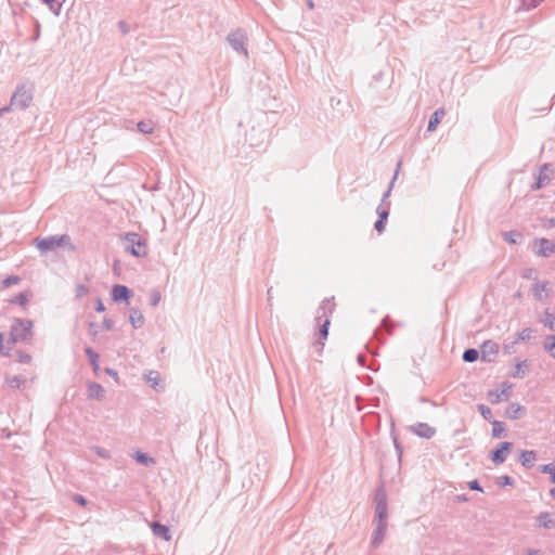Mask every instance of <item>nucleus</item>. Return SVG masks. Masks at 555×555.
Returning <instances> with one entry per match:
<instances>
[{"instance_id": "obj_62", "label": "nucleus", "mask_w": 555, "mask_h": 555, "mask_svg": "<svg viewBox=\"0 0 555 555\" xmlns=\"http://www.w3.org/2000/svg\"><path fill=\"white\" fill-rule=\"evenodd\" d=\"M466 500H467V499H466V496H465V495H460V496H459V501H466Z\"/></svg>"}, {"instance_id": "obj_4", "label": "nucleus", "mask_w": 555, "mask_h": 555, "mask_svg": "<svg viewBox=\"0 0 555 555\" xmlns=\"http://www.w3.org/2000/svg\"><path fill=\"white\" fill-rule=\"evenodd\" d=\"M36 246L42 254L55 250L59 247H69V249H74V246L70 244V237L67 234L37 238Z\"/></svg>"}, {"instance_id": "obj_29", "label": "nucleus", "mask_w": 555, "mask_h": 555, "mask_svg": "<svg viewBox=\"0 0 555 555\" xmlns=\"http://www.w3.org/2000/svg\"><path fill=\"white\" fill-rule=\"evenodd\" d=\"M521 237V233L515 230L503 233V238L508 244H517Z\"/></svg>"}, {"instance_id": "obj_10", "label": "nucleus", "mask_w": 555, "mask_h": 555, "mask_svg": "<svg viewBox=\"0 0 555 555\" xmlns=\"http://www.w3.org/2000/svg\"><path fill=\"white\" fill-rule=\"evenodd\" d=\"M410 430L421 437V438H425V439H430L433 438L435 435H436V428L435 427H431L430 425H428L427 423H416L415 425L411 426L410 427Z\"/></svg>"}, {"instance_id": "obj_2", "label": "nucleus", "mask_w": 555, "mask_h": 555, "mask_svg": "<svg viewBox=\"0 0 555 555\" xmlns=\"http://www.w3.org/2000/svg\"><path fill=\"white\" fill-rule=\"evenodd\" d=\"M33 337V321L23 320V319H14L9 344L13 345L16 343H26L29 341Z\"/></svg>"}, {"instance_id": "obj_53", "label": "nucleus", "mask_w": 555, "mask_h": 555, "mask_svg": "<svg viewBox=\"0 0 555 555\" xmlns=\"http://www.w3.org/2000/svg\"><path fill=\"white\" fill-rule=\"evenodd\" d=\"M118 26H119L120 30H121L124 34H127V33H128V26H127L126 22L120 21V22L118 23Z\"/></svg>"}, {"instance_id": "obj_63", "label": "nucleus", "mask_w": 555, "mask_h": 555, "mask_svg": "<svg viewBox=\"0 0 555 555\" xmlns=\"http://www.w3.org/2000/svg\"><path fill=\"white\" fill-rule=\"evenodd\" d=\"M89 326H90V328L92 330L93 327H95V323L90 322Z\"/></svg>"}, {"instance_id": "obj_9", "label": "nucleus", "mask_w": 555, "mask_h": 555, "mask_svg": "<svg viewBox=\"0 0 555 555\" xmlns=\"http://www.w3.org/2000/svg\"><path fill=\"white\" fill-rule=\"evenodd\" d=\"M373 524L375 525V528L373 530L370 544L372 548H378L384 542L386 531L388 528V522L376 521Z\"/></svg>"}, {"instance_id": "obj_61", "label": "nucleus", "mask_w": 555, "mask_h": 555, "mask_svg": "<svg viewBox=\"0 0 555 555\" xmlns=\"http://www.w3.org/2000/svg\"><path fill=\"white\" fill-rule=\"evenodd\" d=\"M383 76V73H378L377 75L374 76V79H380Z\"/></svg>"}, {"instance_id": "obj_46", "label": "nucleus", "mask_w": 555, "mask_h": 555, "mask_svg": "<svg viewBox=\"0 0 555 555\" xmlns=\"http://www.w3.org/2000/svg\"><path fill=\"white\" fill-rule=\"evenodd\" d=\"M21 279L17 275H10L3 281L4 287H9L11 285L18 284Z\"/></svg>"}, {"instance_id": "obj_5", "label": "nucleus", "mask_w": 555, "mask_h": 555, "mask_svg": "<svg viewBox=\"0 0 555 555\" xmlns=\"http://www.w3.org/2000/svg\"><path fill=\"white\" fill-rule=\"evenodd\" d=\"M374 504H375V518L373 522H388V503H387V493L384 487H378L375 490L374 495Z\"/></svg>"}, {"instance_id": "obj_18", "label": "nucleus", "mask_w": 555, "mask_h": 555, "mask_svg": "<svg viewBox=\"0 0 555 555\" xmlns=\"http://www.w3.org/2000/svg\"><path fill=\"white\" fill-rule=\"evenodd\" d=\"M503 386H504V388L501 391H499V390L488 391L487 398L490 401V403L496 404L502 401L503 396H507V390L511 388V386L507 385V383H504Z\"/></svg>"}, {"instance_id": "obj_14", "label": "nucleus", "mask_w": 555, "mask_h": 555, "mask_svg": "<svg viewBox=\"0 0 555 555\" xmlns=\"http://www.w3.org/2000/svg\"><path fill=\"white\" fill-rule=\"evenodd\" d=\"M114 301H127L131 296V291L125 285H114L111 292Z\"/></svg>"}, {"instance_id": "obj_49", "label": "nucleus", "mask_w": 555, "mask_h": 555, "mask_svg": "<svg viewBox=\"0 0 555 555\" xmlns=\"http://www.w3.org/2000/svg\"><path fill=\"white\" fill-rule=\"evenodd\" d=\"M74 502H76L77 504H79L81 506H85L87 504L86 498L80 495V494H75L74 495Z\"/></svg>"}, {"instance_id": "obj_58", "label": "nucleus", "mask_w": 555, "mask_h": 555, "mask_svg": "<svg viewBox=\"0 0 555 555\" xmlns=\"http://www.w3.org/2000/svg\"><path fill=\"white\" fill-rule=\"evenodd\" d=\"M306 4L310 10L314 9V2L312 0H306Z\"/></svg>"}, {"instance_id": "obj_12", "label": "nucleus", "mask_w": 555, "mask_h": 555, "mask_svg": "<svg viewBox=\"0 0 555 555\" xmlns=\"http://www.w3.org/2000/svg\"><path fill=\"white\" fill-rule=\"evenodd\" d=\"M150 528L155 537L163 539L164 541L171 540V532L168 526L163 525L158 521H152Z\"/></svg>"}, {"instance_id": "obj_36", "label": "nucleus", "mask_w": 555, "mask_h": 555, "mask_svg": "<svg viewBox=\"0 0 555 555\" xmlns=\"http://www.w3.org/2000/svg\"><path fill=\"white\" fill-rule=\"evenodd\" d=\"M540 472L550 475V480L552 483H555V465L554 464H545L540 466Z\"/></svg>"}, {"instance_id": "obj_40", "label": "nucleus", "mask_w": 555, "mask_h": 555, "mask_svg": "<svg viewBox=\"0 0 555 555\" xmlns=\"http://www.w3.org/2000/svg\"><path fill=\"white\" fill-rule=\"evenodd\" d=\"M478 411L480 412L481 416L487 420V421H490L491 417H492V412H491V409L485 404H478Z\"/></svg>"}, {"instance_id": "obj_54", "label": "nucleus", "mask_w": 555, "mask_h": 555, "mask_svg": "<svg viewBox=\"0 0 555 555\" xmlns=\"http://www.w3.org/2000/svg\"><path fill=\"white\" fill-rule=\"evenodd\" d=\"M3 334L0 333V354H7L8 352L4 351V347H3Z\"/></svg>"}, {"instance_id": "obj_38", "label": "nucleus", "mask_w": 555, "mask_h": 555, "mask_svg": "<svg viewBox=\"0 0 555 555\" xmlns=\"http://www.w3.org/2000/svg\"><path fill=\"white\" fill-rule=\"evenodd\" d=\"M376 212L378 215V220L386 221L389 216V203L387 205L380 204L376 208Z\"/></svg>"}, {"instance_id": "obj_59", "label": "nucleus", "mask_w": 555, "mask_h": 555, "mask_svg": "<svg viewBox=\"0 0 555 555\" xmlns=\"http://www.w3.org/2000/svg\"><path fill=\"white\" fill-rule=\"evenodd\" d=\"M528 555H541V552L539 550H529Z\"/></svg>"}, {"instance_id": "obj_37", "label": "nucleus", "mask_w": 555, "mask_h": 555, "mask_svg": "<svg viewBox=\"0 0 555 555\" xmlns=\"http://www.w3.org/2000/svg\"><path fill=\"white\" fill-rule=\"evenodd\" d=\"M544 349L551 353V356L555 359V336L548 335L544 343Z\"/></svg>"}, {"instance_id": "obj_47", "label": "nucleus", "mask_w": 555, "mask_h": 555, "mask_svg": "<svg viewBox=\"0 0 555 555\" xmlns=\"http://www.w3.org/2000/svg\"><path fill=\"white\" fill-rule=\"evenodd\" d=\"M468 488L470 490H475V491H482L481 486L479 485L478 480H476V479L475 480H470L468 482Z\"/></svg>"}, {"instance_id": "obj_26", "label": "nucleus", "mask_w": 555, "mask_h": 555, "mask_svg": "<svg viewBox=\"0 0 555 555\" xmlns=\"http://www.w3.org/2000/svg\"><path fill=\"white\" fill-rule=\"evenodd\" d=\"M543 325L551 331H555V314L551 313L548 309L544 311V318L541 319Z\"/></svg>"}, {"instance_id": "obj_43", "label": "nucleus", "mask_w": 555, "mask_h": 555, "mask_svg": "<svg viewBox=\"0 0 555 555\" xmlns=\"http://www.w3.org/2000/svg\"><path fill=\"white\" fill-rule=\"evenodd\" d=\"M160 299H162L160 293L156 289L152 291L151 296H150L151 306L156 307L159 304Z\"/></svg>"}, {"instance_id": "obj_42", "label": "nucleus", "mask_w": 555, "mask_h": 555, "mask_svg": "<svg viewBox=\"0 0 555 555\" xmlns=\"http://www.w3.org/2000/svg\"><path fill=\"white\" fill-rule=\"evenodd\" d=\"M520 8L524 10H531L538 7L541 0H520Z\"/></svg>"}, {"instance_id": "obj_50", "label": "nucleus", "mask_w": 555, "mask_h": 555, "mask_svg": "<svg viewBox=\"0 0 555 555\" xmlns=\"http://www.w3.org/2000/svg\"><path fill=\"white\" fill-rule=\"evenodd\" d=\"M374 228L378 233H382L385 230V221L377 220L374 224Z\"/></svg>"}, {"instance_id": "obj_6", "label": "nucleus", "mask_w": 555, "mask_h": 555, "mask_svg": "<svg viewBox=\"0 0 555 555\" xmlns=\"http://www.w3.org/2000/svg\"><path fill=\"white\" fill-rule=\"evenodd\" d=\"M333 310L334 305L331 304V300L324 299L317 311V321H320L322 318L325 319L320 327V336L324 339H326L328 335V326L331 324L330 317L333 313Z\"/></svg>"}, {"instance_id": "obj_34", "label": "nucleus", "mask_w": 555, "mask_h": 555, "mask_svg": "<svg viewBox=\"0 0 555 555\" xmlns=\"http://www.w3.org/2000/svg\"><path fill=\"white\" fill-rule=\"evenodd\" d=\"M504 424L500 421H492V436L494 438H501L504 434Z\"/></svg>"}, {"instance_id": "obj_32", "label": "nucleus", "mask_w": 555, "mask_h": 555, "mask_svg": "<svg viewBox=\"0 0 555 555\" xmlns=\"http://www.w3.org/2000/svg\"><path fill=\"white\" fill-rule=\"evenodd\" d=\"M137 128L144 134H151L154 131V125L152 121L141 120L138 122Z\"/></svg>"}, {"instance_id": "obj_31", "label": "nucleus", "mask_w": 555, "mask_h": 555, "mask_svg": "<svg viewBox=\"0 0 555 555\" xmlns=\"http://www.w3.org/2000/svg\"><path fill=\"white\" fill-rule=\"evenodd\" d=\"M29 297H30V294L27 293V292H24V293H20L18 295H16L15 297H13L10 302L11 304H17L20 306H23L25 307L28 301H29Z\"/></svg>"}, {"instance_id": "obj_17", "label": "nucleus", "mask_w": 555, "mask_h": 555, "mask_svg": "<svg viewBox=\"0 0 555 555\" xmlns=\"http://www.w3.org/2000/svg\"><path fill=\"white\" fill-rule=\"evenodd\" d=\"M129 321L134 328H140L143 326L145 320L142 312L139 309L130 308Z\"/></svg>"}, {"instance_id": "obj_19", "label": "nucleus", "mask_w": 555, "mask_h": 555, "mask_svg": "<svg viewBox=\"0 0 555 555\" xmlns=\"http://www.w3.org/2000/svg\"><path fill=\"white\" fill-rule=\"evenodd\" d=\"M444 115L446 111L443 108L436 109L429 118L427 131H435L437 126L440 124L441 119L444 117Z\"/></svg>"}, {"instance_id": "obj_39", "label": "nucleus", "mask_w": 555, "mask_h": 555, "mask_svg": "<svg viewBox=\"0 0 555 555\" xmlns=\"http://www.w3.org/2000/svg\"><path fill=\"white\" fill-rule=\"evenodd\" d=\"M91 450L101 459H105V460L111 459V452L104 448L93 446V447H91Z\"/></svg>"}, {"instance_id": "obj_25", "label": "nucleus", "mask_w": 555, "mask_h": 555, "mask_svg": "<svg viewBox=\"0 0 555 555\" xmlns=\"http://www.w3.org/2000/svg\"><path fill=\"white\" fill-rule=\"evenodd\" d=\"M548 166L547 165H544L541 170H540V173L538 176V180L537 182L534 183V185L532 186L533 190H539L541 189L542 186H544L545 182L550 181V178L547 177V175L545 173V170H547Z\"/></svg>"}, {"instance_id": "obj_51", "label": "nucleus", "mask_w": 555, "mask_h": 555, "mask_svg": "<svg viewBox=\"0 0 555 555\" xmlns=\"http://www.w3.org/2000/svg\"><path fill=\"white\" fill-rule=\"evenodd\" d=\"M104 310H105V306H104L102 299H100V298L96 299V301H95V311L103 312Z\"/></svg>"}, {"instance_id": "obj_52", "label": "nucleus", "mask_w": 555, "mask_h": 555, "mask_svg": "<svg viewBox=\"0 0 555 555\" xmlns=\"http://www.w3.org/2000/svg\"><path fill=\"white\" fill-rule=\"evenodd\" d=\"M105 373H106V374H108V375H111V376H112V377H114L115 379H117V378H118V373H117L115 370H113V369L106 367V369H105Z\"/></svg>"}, {"instance_id": "obj_30", "label": "nucleus", "mask_w": 555, "mask_h": 555, "mask_svg": "<svg viewBox=\"0 0 555 555\" xmlns=\"http://www.w3.org/2000/svg\"><path fill=\"white\" fill-rule=\"evenodd\" d=\"M546 289H547V282H537L533 285L532 292H533L534 297L538 300H542L543 299L542 293L545 292Z\"/></svg>"}, {"instance_id": "obj_8", "label": "nucleus", "mask_w": 555, "mask_h": 555, "mask_svg": "<svg viewBox=\"0 0 555 555\" xmlns=\"http://www.w3.org/2000/svg\"><path fill=\"white\" fill-rule=\"evenodd\" d=\"M227 40L234 51L247 55V50L245 48L246 34L243 29H236L230 33Z\"/></svg>"}, {"instance_id": "obj_44", "label": "nucleus", "mask_w": 555, "mask_h": 555, "mask_svg": "<svg viewBox=\"0 0 555 555\" xmlns=\"http://www.w3.org/2000/svg\"><path fill=\"white\" fill-rule=\"evenodd\" d=\"M75 292H76V297L81 298L89 293V288L85 284H77Z\"/></svg>"}, {"instance_id": "obj_35", "label": "nucleus", "mask_w": 555, "mask_h": 555, "mask_svg": "<svg viewBox=\"0 0 555 555\" xmlns=\"http://www.w3.org/2000/svg\"><path fill=\"white\" fill-rule=\"evenodd\" d=\"M400 167H401V163H398L397 165V169L395 171V175H393V178H392V181L390 182L387 191L384 193L383 195V198H382V204L385 205L386 203V199L390 196V193H391V190H392V186H393V183L398 177V173H399V170H400Z\"/></svg>"}, {"instance_id": "obj_55", "label": "nucleus", "mask_w": 555, "mask_h": 555, "mask_svg": "<svg viewBox=\"0 0 555 555\" xmlns=\"http://www.w3.org/2000/svg\"><path fill=\"white\" fill-rule=\"evenodd\" d=\"M267 296H268V302L269 305L271 306V300H272V297H273V292H272V287H270L267 292Z\"/></svg>"}, {"instance_id": "obj_11", "label": "nucleus", "mask_w": 555, "mask_h": 555, "mask_svg": "<svg viewBox=\"0 0 555 555\" xmlns=\"http://www.w3.org/2000/svg\"><path fill=\"white\" fill-rule=\"evenodd\" d=\"M513 447L512 442H501L498 448L492 451L491 453V460L494 464H502L506 460V455L509 452L511 448Z\"/></svg>"}, {"instance_id": "obj_48", "label": "nucleus", "mask_w": 555, "mask_h": 555, "mask_svg": "<svg viewBox=\"0 0 555 555\" xmlns=\"http://www.w3.org/2000/svg\"><path fill=\"white\" fill-rule=\"evenodd\" d=\"M102 326L104 330L109 331L114 327V322L108 318H104V320L102 322Z\"/></svg>"}, {"instance_id": "obj_33", "label": "nucleus", "mask_w": 555, "mask_h": 555, "mask_svg": "<svg viewBox=\"0 0 555 555\" xmlns=\"http://www.w3.org/2000/svg\"><path fill=\"white\" fill-rule=\"evenodd\" d=\"M42 2L46 3L55 15H59L63 5V0H42Z\"/></svg>"}, {"instance_id": "obj_3", "label": "nucleus", "mask_w": 555, "mask_h": 555, "mask_svg": "<svg viewBox=\"0 0 555 555\" xmlns=\"http://www.w3.org/2000/svg\"><path fill=\"white\" fill-rule=\"evenodd\" d=\"M124 248L134 257H146L147 245L146 241L135 232H128L122 236Z\"/></svg>"}, {"instance_id": "obj_15", "label": "nucleus", "mask_w": 555, "mask_h": 555, "mask_svg": "<svg viewBox=\"0 0 555 555\" xmlns=\"http://www.w3.org/2000/svg\"><path fill=\"white\" fill-rule=\"evenodd\" d=\"M499 352V345L492 340H486L481 345V360L482 361H491L489 356L496 354Z\"/></svg>"}, {"instance_id": "obj_28", "label": "nucleus", "mask_w": 555, "mask_h": 555, "mask_svg": "<svg viewBox=\"0 0 555 555\" xmlns=\"http://www.w3.org/2000/svg\"><path fill=\"white\" fill-rule=\"evenodd\" d=\"M528 362L527 360L520 361L516 364V370L513 373L514 378H524L527 375Z\"/></svg>"}, {"instance_id": "obj_27", "label": "nucleus", "mask_w": 555, "mask_h": 555, "mask_svg": "<svg viewBox=\"0 0 555 555\" xmlns=\"http://www.w3.org/2000/svg\"><path fill=\"white\" fill-rule=\"evenodd\" d=\"M479 358V351L475 348H468L463 352L462 359L464 362L472 363Z\"/></svg>"}, {"instance_id": "obj_57", "label": "nucleus", "mask_w": 555, "mask_h": 555, "mask_svg": "<svg viewBox=\"0 0 555 555\" xmlns=\"http://www.w3.org/2000/svg\"><path fill=\"white\" fill-rule=\"evenodd\" d=\"M358 362H359L361 365H364V362H365V356H363V354H359V356H358Z\"/></svg>"}, {"instance_id": "obj_60", "label": "nucleus", "mask_w": 555, "mask_h": 555, "mask_svg": "<svg viewBox=\"0 0 555 555\" xmlns=\"http://www.w3.org/2000/svg\"><path fill=\"white\" fill-rule=\"evenodd\" d=\"M552 498L555 500V487L553 489H551L550 491Z\"/></svg>"}, {"instance_id": "obj_45", "label": "nucleus", "mask_w": 555, "mask_h": 555, "mask_svg": "<svg viewBox=\"0 0 555 555\" xmlns=\"http://www.w3.org/2000/svg\"><path fill=\"white\" fill-rule=\"evenodd\" d=\"M532 335V330L530 327H526L518 333L519 340H529Z\"/></svg>"}, {"instance_id": "obj_20", "label": "nucleus", "mask_w": 555, "mask_h": 555, "mask_svg": "<svg viewBox=\"0 0 555 555\" xmlns=\"http://www.w3.org/2000/svg\"><path fill=\"white\" fill-rule=\"evenodd\" d=\"M88 398L102 400L104 398V388L98 383L88 384Z\"/></svg>"}, {"instance_id": "obj_7", "label": "nucleus", "mask_w": 555, "mask_h": 555, "mask_svg": "<svg viewBox=\"0 0 555 555\" xmlns=\"http://www.w3.org/2000/svg\"><path fill=\"white\" fill-rule=\"evenodd\" d=\"M33 100L31 92L26 89L25 86L17 87L16 91L13 93L10 105L8 107L11 108H17V109H25L29 106L30 102Z\"/></svg>"}, {"instance_id": "obj_64", "label": "nucleus", "mask_w": 555, "mask_h": 555, "mask_svg": "<svg viewBox=\"0 0 555 555\" xmlns=\"http://www.w3.org/2000/svg\"><path fill=\"white\" fill-rule=\"evenodd\" d=\"M387 321H388L387 318L383 320V325L384 326H387Z\"/></svg>"}, {"instance_id": "obj_1", "label": "nucleus", "mask_w": 555, "mask_h": 555, "mask_svg": "<svg viewBox=\"0 0 555 555\" xmlns=\"http://www.w3.org/2000/svg\"><path fill=\"white\" fill-rule=\"evenodd\" d=\"M253 125L245 133L246 142L253 147L260 146L268 139L267 113L258 111L251 116Z\"/></svg>"}, {"instance_id": "obj_21", "label": "nucleus", "mask_w": 555, "mask_h": 555, "mask_svg": "<svg viewBox=\"0 0 555 555\" xmlns=\"http://www.w3.org/2000/svg\"><path fill=\"white\" fill-rule=\"evenodd\" d=\"M524 412V406L518 403H511L505 410V416L509 420H517Z\"/></svg>"}, {"instance_id": "obj_22", "label": "nucleus", "mask_w": 555, "mask_h": 555, "mask_svg": "<svg viewBox=\"0 0 555 555\" xmlns=\"http://www.w3.org/2000/svg\"><path fill=\"white\" fill-rule=\"evenodd\" d=\"M535 459H537L535 452L531 451V450L530 451L525 450L520 454L521 465L526 468H531L533 466Z\"/></svg>"}, {"instance_id": "obj_24", "label": "nucleus", "mask_w": 555, "mask_h": 555, "mask_svg": "<svg viewBox=\"0 0 555 555\" xmlns=\"http://www.w3.org/2000/svg\"><path fill=\"white\" fill-rule=\"evenodd\" d=\"M134 459L139 464H142L144 466H151L155 464V460L153 457L141 451H137L134 453Z\"/></svg>"}, {"instance_id": "obj_56", "label": "nucleus", "mask_w": 555, "mask_h": 555, "mask_svg": "<svg viewBox=\"0 0 555 555\" xmlns=\"http://www.w3.org/2000/svg\"><path fill=\"white\" fill-rule=\"evenodd\" d=\"M10 385L13 386V387H18L20 386V380L17 377H14L10 380Z\"/></svg>"}, {"instance_id": "obj_23", "label": "nucleus", "mask_w": 555, "mask_h": 555, "mask_svg": "<svg viewBox=\"0 0 555 555\" xmlns=\"http://www.w3.org/2000/svg\"><path fill=\"white\" fill-rule=\"evenodd\" d=\"M85 353L88 357L90 364L92 366V370L95 374H98L100 366H99V354L91 348L87 347L85 348Z\"/></svg>"}, {"instance_id": "obj_13", "label": "nucleus", "mask_w": 555, "mask_h": 555, "mask_svg": "<svg viewBox=\"0 0 555 555\" xmlns=\"http://www.w3.org/2000/svg\"><path fill=\"white\" fill-rule=\"evenodd\" d=\"M540 248L537 250V255L541 257H550L555 254V242L551 243L547 238L541 237L535 241Z\"/></svg>"}, {"instance_id": "obj_16", "label": "nucleus", "mask_w": 555, "mask_h": 555, "mask_svg": "<svg viewBox=\"0 0 555 555\" xmlns=\"http://www.w3.org/2000/svg\"><path fill=\"white\" fill-rule=\"evenodd\" d=\"M537 521H538L539 527H542L545 529L555 528V517L548 512H541L537 516Z\"/></svg>"}, {"instance_id": "obj_41", "label": "nucleus", "mask_w": 555, "mask_h": 555, "mask_svg": "<svg viewBox=\"0 0 555 555\" xmlns=\"http://www.w3.org/2000/svg\"><path fill=\"white\" fill-rule=\"evenodd\" d=\"M513 483H514L513 478H511V477H509V476H507V475L500 476V477L496 479V485H498L499 487L512 486Z\"/></svg>"}]
</instances>
